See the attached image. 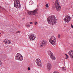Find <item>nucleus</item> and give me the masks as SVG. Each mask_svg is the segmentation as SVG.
Listing matches in <instances>:
<instances>
[{
	"mask_svg": "<svg viewBox=\"0 0 73 73\" xmlns=\"http://www.w3.org/2000/svg\"><path fill=\"white\" fill-rule=\"evenodd\" d=\"M47 21L49 24L52 25L57 23V19H56V17L54 15L48 17L47 19Z\"/></svg>",
	"mask_w": 73,
	"mask_h": 73,
	"instance_id": "1",
	"label": "nucleus"
},
{
	"mask_svg": "<svg viewBox=\"0 0 73 73\" xmlns=\"http://www.w3.org/2000/svg\"><path fill=\"white\" fill-rule=\"evenodd\" d=\"M49 42L52 45H55L56 44V38L54 36L51 37L49 40Z\"/></svg>",
	"mask_w": 73,
	"mask_h": 73,
	"instance_id": "2",
	"label": "nucleus"
},
{
	"mask_svg": "<svg viewBox=\"0 0 73 73\" xmlns=\"http://www.w3.org/2000/svg\"><path fill=\"white\" fill-rule=\"evenodd\" d=\"M55 7L57 11H60L61 10V6L60 5L58 1L56 0L54 3Z\"/></svg>",
	"mask_w": 73,
	"mask_h": 73,
	"instance_id": "3",
	"label": "nucleus"
},
{
	"mask_svg": "<svg viewBox=\"0 0 73 73\" xmlns=\"http://www.w3.org/2000/svg\"><path fill=\"white\" fill-rule=\"evenodd\" d=\"M14 7L17 8H21V5L20 4V1L19 0H15L14 1Z\"/></svg>",
	"mask_w": 73,
	"mask_h": 73,
	"instance_id": "4",
	"label": "nucleus"
},
{
	"mask_svg": "<svg viewBox=\"0 0 73 73\" xmlns=\"http://www.w3.org/2000/svg\"><path fill=\"white\" fill-rule=\"evenodd\" d=\"M15 59L16 60H18L20 61H22V60H23V56L21 55V54L18 53L15 56Z\"/></svg>",
	"mask_w": 73,
	"mask_h": 73,
	"instance_id": "5",
	"label": "nucleus"
},
{
	"mask_svg": "<svg viewBox=\"0 0 73 73\" xmlns=\"http://www.w3.org/2000/svg\"><path fill=\"white\" fill-rule=\"evenodd\" d=\"M37 11H38V9H36L35 10L31 11H28L27 12L29 15H36L37 13Z\"/></svg>",
	"mask_w": 73,
	"mask_h": 73,
	"instance_id": "6",
	"label": "nucleus"
},
{
	"mask_svg": "<svg viewBox=\"0 0 73 73\" xmlns=\"http://www.w3.org/2000/svg\"><path fill=\"white\" fill-rule=\"evenodd\" d=\"M64 19L65 22L67 23H69V21H71V17L68 15H66L64 18Z\"/></svg>",
	"mask_w": 73,
	"mask_h": 73,
	"instance_id": "7",
	"label": "nucleus"
},
{
	"mask_svg": "<svg viewBox=\"0 0 73 73\" xmlns=\"http://www.w3.org/2000/svg\"><path fill=\"white\" fill-rule=\"evenodd\" d=\"M48 54L49 56H50V57L51 58L52 60H56V57L55 56L53 55V53L51 51H49L48 52Z\"/></svg>",
	"mask_w": 73,
	"mask_h": 73,
	"instance_id": "8",
	"label": "nucleus"
},
{
	"mask_svg": "<svg viewBox=\"0 0 73 73\" xmlns=\"http://www.w3.org/2000/svg\"><path fill=\"white\" fill-rule=\"evenodd\" d=\"M36 37V36L33 34H31L29 35V39L31 41H33L35 40Z\"/></svg>",
	"mask_w": 73,
	"mask_h": 73,
	"instance_id": "9",
	"label": "nucleus"
},
{
	"mask_svg": "<svg viewBox=\"0 0 73 73\" xmlns=\"http://www.w3.org/2000/svg\"><path fill=\"white\" fill-rule=\"evenodd\" d=\"M36 62L38 66L40 67L42 66L41 62V60L40 59L38 58L36 59Z\"/></svg>",
	"mask_w": 73,
	"mask_h": 73,
	"instance_id": "10",
	"label": "nucleus"
},
{
	"mask_svg": "<svg viewBox=\"0 0 73 73\" xmlns=\"http://www.w3.org/2000/svg\"><path fill=\"white\" fill-rule=\"evenodd\" d=\"M42 43L40 44V46H43L44 45H45L47 43V41L45 40H44L42 41Z\"/></svg>",
	"mask_w": 73,
	"mask_h": 73,
	"instance_id": "11",
	"label": "nucleus"
},
{
	"mask_svg": "<svg viewBox=\"0 0 73 73\" xmlns=\"http://www.w3.org/2000/svg\"><path fill=\"white\" fill-rule=\"evenodd\" d=\"M52 68V66H51V64L50 63H48L47 64V69L48 70H50Z\"/></svg>",
	"mask_w": 73,
	"mask_h": 73,
	"instance_id": "12",
	"label": "nucleus"
},
{
	"mask_svg": "<svg viewBox=\"0 0 73 73\" xmlns=\"http://www.w3.org/2000/svg\"><path fill=\"white\" fill-rule=\"evenodd\" d=\"M8 40L7 39H5L3 41V42L4 44H7Z\"/></svg>",
	"mask_w": 73,
	"mask_h": 73,
	"instance_id": "13",
	"label": "nucleus"
},
{
	"mask_svg": "<svg viewBox=\"0 0 73 73\" xmlns=\"http://www.w3.org/2000/svg\"><path fill=\"white\" fill-rule=\"evenodd\" d=\"M11 43V40H7V44H10Z\"/></svg>",
	"mask_w": 73,
	"mask_h": 73,
	"instance_id": "14",
	"label": "nucleus"
},
{
	"mask_svg": "<svg viewBox=\"0 0 73 73\" xmlns=\"http://www.w3.org/2000/svg\"><path fill=\"white\" fill-rule=\"evenodd\" d=\"M65 55L66 56V57L65 58V59H68V58H69V56H68V54H65Z\"/></svg>",
	"mask_w": 73,
	"mask_h": 73,
	"instance_id": "15",
	"label": "nucleus"
},
{
	"mask_svg": "<svg viewBox=\"0 0 73 73\" xmlns=\"http://www.w3.org/2000/svg\"><path fill=\"white\" fill-rule=\"evenodd\" d=\"M31 27V25H26V27L27 28H29Z\"/></svg>",
	"mask_w": 73,
	"mask_h": 73,
	"instance_id": "16",
	"label": "nucleus"
},
{
	"mask_svg": "<svg viewBox=\"0 0 73 73\" xmlns=\"http://www.w3.org/2000/svg\"><path fill=\"white\" fill-rule=\"evenodd\" d=\"M45 7L46 8H48L49 7V5H48V4H46L45 5Z\"/></svg>",
	"mask_w": 73,
	"mask_h": 73,
	"instance_id": "17",
	"label": "nucleus"
},
{
	"mask_svg": "<svg viewBox=\"0 0 73 73\" xmlns=\"http://www.w3.org/2000/svg\"><path fill=\"white\" fill-rule=\"evenodd\" d=\"M34 24L35 25H36L37 24V21H35L34 23Z\"/></svg>",
	"mask_w": 73,
	"mask_h": 73,
	"instance_id": "18",
	"label": "nucleus"
},
{
	"mask_svg": "<svg viewBox=\"0 0 73 73\" xmlns=\"http://www.w3.org/2000/svg\"><path fill=\"white\" fill-rule=\"evenodd\" d=\"M62 69L63 70H65V68L64 67H62Z\"/></svg>",
	"mask_w": 73,
	"mask_h": 73,
	"instance_id": "19",
	"label": "nucleus"
},
{
	"mask_svg": "<svg viewBox=\"0 0 73 73\" xmlns=\"http://www.w3.org/2000/svg\"><path fill=\"white\" fill-rule=\"evenodd\" d=\"M2 64V63H1V61H0V66Z\"/></svg>",
	"mask_w": 73,
	"mask_h": 73,
	"instance_id": "20",
	"label": "nucleus"
},
{
	"mask_svg": "<svg viewBox=\"0 0 73 73\" xmlns=\"http://www.w3.org/2000/svg\"><path fill=\"white\" fill-rule=\"evenodd\" d=\"M28 70H31V68H30V67H28Z\"/></svg>",
	"mask_w": 73,
	"mask_h": 73,
	"instance_id": "21",
	"label": "nucleus"
},
{
	"mask_svg": "<svg viewBox=\"0 0 73 73\" xmlns=\"http://www.w3.org/2000/svg\"><path fill=\"white\" fill-rule=\"evenodd\" d=\"M60 34H59V35H58V38H60Z\"/></svg>",
	"mask_w": 73,
	"mask_h": 73,
	"instance_id": "22",
	"label": "nucleus"
},
{
	"mask_svg": "<svg viewBox=\"0 0 73 73\" xmlns=\"http://www.w3.org/2000/svg\"><path fill=\"white\" fill-rule=\"evenodd\" d=\"M16 33H20V31H17L16 32Z\"/></svg>",
	"mask_w": 73,
	"mask_h": 73,
	"instance_id": "23",
	"label": "nucleus"
},
{
	"mask_svg": "<svg viewBox=\"0 0 73 73\" xmlns=\"http://www.w3.org/2000/svg\"><path fill=\"white\" fill-rule=\"evenodd\" d=\"M53 73H60L58 72H53Z\"/></svg>",
	"mask_w": 73,
	"mask_h": 73,
	"instance_id": "24",
	"label": "nucleus"
},
{
	"mask_svg": "<svg viewBox=\"0 0 73 73\" xmlns=\"http://www.w3.org/2000/svg\"><path fill=\"white\" fill-rule=\"evenodd\" d=\"M30 23L31 24H33V22H30Z\"/></svg>",
	"mask_w": 73,
	"mask_h": 73,
	"instance_id": "25",
	"label": "nucleus"
},
{
	"mask_svg": "<svg viewBox=\"0 0 73 73\" xmlns=\"http://www.w3.org/2000/svg\"><path fill=\"white\" fill-rule=\"evenodd\" d=\"M71 26L72 27V28H73V25H71Z\"/></svg>",
	"mask_w": 73,
	"mask_h": 73,
	"instance_id": "26",
	"label": "nucleus"
},
{
	"mask_svg": "<svg viewBox=\"0 0 73 73\" xmlns=\"http://www.w3.org/2000/svg\"><path fill=\"white\" fill-rule=\"evenodd\" d=\"M0 8H2V9H4L2 7H1V6H0Z\"/></svg>",
	"mask_w": 73,
	"mask_h": 73,
	"instance_id": "27",
	"label": "nucleus"
},
{
	"mask_svg": "<svg viewBox=\"0 0 73 73\" xmlns=\"http://www.w3.org/2000/svg\"><path fill=\"white\" fill-rule=\"evenodd\" d=\"M23 20H24V18H23Z\"/></svg>",
	"mask_w": 73,
	"mask_h": 73,
	"instance_id": "28",
	"label": "nucleus"
}]
</instances>
